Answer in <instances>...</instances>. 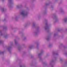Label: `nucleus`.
<instances>
[{
  "label": "nucleus",
  "instance_id": "obj_1",
  "mask_svg": "<svg viewBox=\"0 0 67 67\" xmlns=\"http://www.w3.org/2000/svg\"><path fill=\"white\" fill-rule=\"evenodd\" d=\"M21 14H22V15H24L25 14H24V11L22 12L21 13Z\"/></svg>",
  "mask_w": 67,
  "mask_h": 67
},
{
  "label": "nucleus",
  "instance_id": "obj_2",
  "mask_svg": "<svg viewBox=\"0 0 67 67\" xmlns=\"http://www.w3.org/2000/svg\"><path fill=\"white\" fill-rule=\"evenodd\" d=\"M67 21V19H65V21Z\"/></svg>",
  "mask_w": 67,
  "mask_h": 67
}]
</instances>
